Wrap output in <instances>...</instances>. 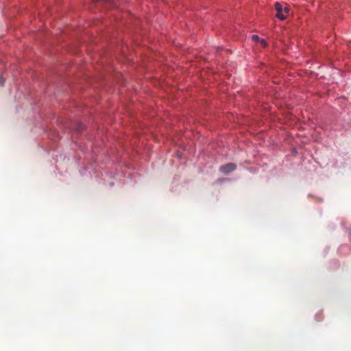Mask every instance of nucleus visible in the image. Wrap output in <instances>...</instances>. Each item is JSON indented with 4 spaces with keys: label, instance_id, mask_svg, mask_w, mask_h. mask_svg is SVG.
I'll return each mask as SVG.
<instances>
[{
    "label": "nucleus",
    "instance_id": "423d86ee",
    "mask_svg": "<svg viewBox=\"0 0 351 351\" xmlns=\"http://www.w3.org/2000/svg\"><path fill=\"white\" fill-rule=\"evenodd\" d=\"M283 10H284L285 12L288 13L289 8L286 7V8H285V9Z\"/></svg>",
    "mask_w": 351,
    "mask_h": 351
},
{
    "label": "nucleus",
    "instance_id": "7ed1b4c3",
    "mask_svg": "<svg viewBox=\"0 0 351 351\" xmlns=\"http://www.w3.org/2000/svg\"><path fill=\"white\" fill-rule=\"evenodd\" d=\"M252 39L254 40V41H258L259 40V37L257 35H253L252 37Z\"/></svg>",
    "mask_w": 351,
    "mask_h": 351
},
{
    "label": "nucleus",
    "instance_id": "f257e3e1",
    "mask_svg": "<svg viewBox=\"0 0 351 351\" xmlns=\"http://www.w3.org/2000/svg\"><path fill=\"white\" fill-rule=\"evenodd\" d=\"M237 169V166L234 163H227L219 167V171L224 174H228Z\"/></svg>",
    "mask_w": 351,
    "mask_h": 351
},
{
    "label": "nucleus",
    "instance_id": "20e7f679",
    "mask_svg": "<svg viewBox=\"0 0 351 351\" xmlns=\"http://www.w3.org/2000/svg\"><path fill=\"white\" fill-rule=\"evenodd\" d=\"M0 85L1 86L4 85V80L2 77H0Z\"/></svg>",
    "mask_w": 351,
    "mask_h": 351
},
{
    "label": "nucleus",
    "instance_id": "f03ea898",
    "mask_svg": "<svg viewBox=\"0 0 351 351\" xmlns=\"http://www.w3.org/2000/svg\"><path fill=\"white\" fill-rule=\"evenodd\" d=\"M275 9L277 12L276 16L280 20H285L286 19V16L282 14L283 8L282 5L278 2L276 3Z\"/></svg>",
    "mask_w": 351,
    "mask_h": 351
},
{
    "label": "nucleus",
    "instance_id": "39448f33",
    "mask_svg": "<svg viewBox=\"0 0 351 351\" xmlns=\"http://www.w3.org/2000/svg\"><path fill=\"white\" fill-rule=\"evenodd\" d=\"M261 44H262V45H263V47H265V46H266V42H265V40H261Z\"/></svg>",
    "mask_w": 351,
    "mask_h": 351
}]
</instances>
